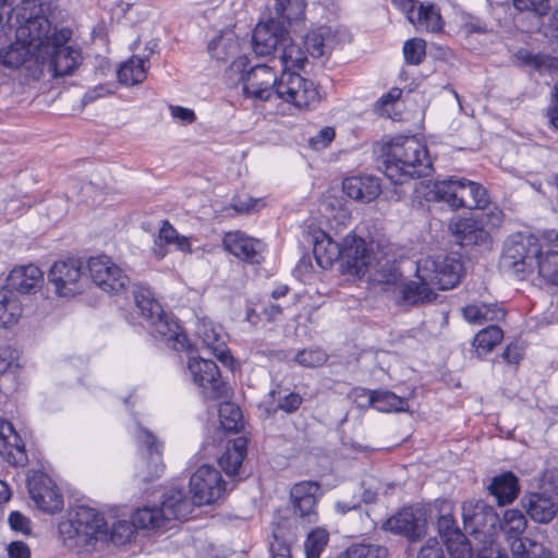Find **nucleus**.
Returning <instances> with one entry per match:
<instances>
[{"label":"nucleus","mask_w":558,"mask_h":558,"mask_svg":"<svg viewBox=\"0 0 558 558\" xmlns=\"http://www.w3.org/2000/svg\"><path fill=\"white\" fill-rule=\"evenodd\" d=\"M243 93L247 97L268 100L272 95L300 109H308L314 100V83L290 71L278 78L272 68L253 66L243 77Z\"/></svg>","instance_id":"1"},{"label":"nucleus","mask_w":558,"mask_h":558,"mask_svg":"<svg viewBox=\"0 0 558 558\" xmlns=\"http://www.w3.org/2000/svg\"><path fill=\"white\" fill-rule=\"evenodd\" d=\"M501 267L514 274L519 279L537 270L546 281L558 282V252L543 248L533 235L517 234L509 238L504 245Z\"/></svg>","instance_id":"2"},{"label":"nucleus","mask_w":558,"mask_h":558,"mask_svg":"<svg viewBox=\"0 0 558 558\" xmlns=\"http://www.w3.org/2000/svg\"><path fill=\"white\" fill-rule=\"evenodd\" d=\"M384 173L395 184L426 177L432 161L426 146L415 136L393 138L385 148Z\"/></svg>","instance_id":"3"},{"label":"nucleus","mask_w":558,"mask_h":558,"mask_svg":"<svg viewBox=\"0 0 558 558\" xmlns=\"http://www.w3.org/2000/svg\"><path fill=\"white\" fill-rule=\"evenodd\" d=\"M304 0H275L274 15L265 23H258L252 35L253 50L257 56H269L280 51L289 41L287 25L303 20Z\"/></svg>","instance_id":"4"},{"label":"nucleus","mask_w":558,"mask_h":558,"mask_svg":"<svg viewBox=\"0 0 558 558\" xmlns=\"http://www.w3.org/2000/svg\"><path fill=\"white\" fill-rule=\"evenodd\" d=\"M133 294L136 306L145 320V326L151 336L165 341L168 347L175 351L190 349L186 336L177 320L162 310V306L148 288L136 286Z\"/></svg>","instance_id":"5"},{"label":"nucleus","mask_w":558,"mask_h":558,"mask_svg":"<svg viewBox=\"0 0 558 558\" xmlns=\"http://www.w3.org/2000/svg\"><path fill=\"white\" fill-rule=\"evenodd\" d=\"M59 532L68 547L93 546L108 537V524L99 511L82 505L59 523Z\"/></svg>","instance_id":"6"},{"label":"nucleus","mask_w":558,"mask_h":558,"mask_svg":"<svg viewBox=\"0 0 558 558\" xmlns=\"http://www.w3.org/2000/svg\"><path fill=\"white\" fill-rule=\"evenodd\" d=\"M45 11L43 0H22L14 9L15 37L25 39L37 52L51 45L60 31L52 28Z\"/></svg>","instance_id":"7"},{"label":"nucleus","mask_w":558,"mask_h":558,"mask_svg":"<svg viewBox=\"0 0 558 558\" xmlns=\"http://www.w3.org/2000/svg\"><path fill=\"white\" fill-rule=\"evenodd\" d=\"M319 213L329 231H316V264L327 269L341 258L342 244L332 239L350 220V214L338 198H326L319 204Z\"/></svg>","instance_id":"8"},{"label":"nucleus","mask_w":558,"mask_h":558,"mask_svg":"<svg viewBox=\"0 0 558 558\" xmlns=\"http://www.w3.org/2000/svg\"><path fill=\"white\" fill-rule=\"evenodd\" d=\"M72 33L69 28H60L54 41L44 51L36 54V69L34 78L48 74L51 77H61L73 74L82 62L81 50L68 45Z\"/></svg>","instance_id":"9"},{"label":"nucleus","mask_w":558,"mask_h":558,"mask_svg":"<svg viewBox=\"0 0 558 558\" xmlns=\"http://www.w3.org/2000/svg\"><path fill=\"white\" fill-rule=\"evenodd\" d=\"M487 194L482 184L453 175L434 182L428 199L446 203L453 210L476 209L487 205Z\"/></svg>","instance_id":"10"},{"label":"nucleus","mask_w":558,"mask_h":558,"mask_svg":"<svg viewBox=\"0 0 558 558\" xmlns=\"http://www.w3.org/2000/svg\"><path fill=\"white\" fill-rule=\"evenodd\" d=\"M463 265L454 255L428 256L417 263L418 280L432 282L437 290L454 288L461 278Z\"/></svg>","instance_id":"11"},{"label":"nucleus","mask_w":558,"mask_h":558,"mask_svg":"<svg viewBox=\"0 0 558 558\" xmlns=\"http://www.w3.org/2000/svg\"><path fill=\"white\" fill-rule=\"evenodd\" d=\"M190 489L196 506L209 505L225 495L226 483L217 469L204 464L191 476Z\"/></svg>","instance_id":"12"},{"label":"nucleus","mask_w":558,"mask_h":558,"mask_svg":"<svg viewBox=\"0 0 558 558\" xmlns=\"http://www.w3.org/2000/svg\"><path fill=\"white\" fill-rule=\"evenodd\" d=\"M87 267L93 282L107 293L119 294L130 283L128 275L108 256L89 258Z\"/></svg>","instance_id":"13"},{"label":"nucleus","mask_w":558,"mask_h":558,"mask_svg":"<svg viewBox=\"0 0 558 558\" xmlns=\"http://www.w3.org/2000/svg\"><path fill=\"white\" fill-rule=\"evenodd\" d=\"M83 262L71 258L56 262L48 272V281L62 298L73 296L83 288Z\"/></svg>","instance_id":"14"},{"label":"nucleus","mask_w":558,"mask_h":558,"mask_svg":"<svg viewBox=\"0 0 558 558\" xmlns=\"http://www.w3.org/2000/svg\"><path fill=\"white\" fill-rule=\"evenodd\" d=\"M187 369L193 381L203 389L205 398L217 399L226 395L227 386L214 361L190 355Z\"/></svg>","instance_id":"15"},{"label":"nucleus","mask_w":558,"mask_h":558,"mask_svg":"<svg viewBox=\"0 0 558 558\" xmlns=\"http://www.w3.org/2000/svg\"><path fill=\"white\" fill-rule=\"evenodd\" d=\"M380 252L374 253L362 238L348 235L342 243L341 259L349 274L363 277L371 272Z\"/></svg>","instance_id":"16"},{"label":"nucleus","mask_w":558,"mask_h":558,"mask_svg":"<svg viewBox=\"0 0 558 558\" xmlns=\"http://www.w3.org/2000/svg\"><path fill=\"white\" fill-rule=\"evenodd\" d=\"M385 530L407 537L410 542L421 539L426 534V517L421 508L408 507L389 518Z\"/></svg>","instance_id":"17"},{"label":"nucleus","mask_w":558,"mask_h":558,"mask_svg":"<svg viewBox=\"0 0 558 558\" xmlns=\"http://www.w3.org/2000/svg\"><path fill=\"white\" fill-rule=\"evenodd\" d=\"M464 530L471 534L490 533L499 522L494 507L483 500H468L461 506Z\"/></svg>","instance_id":"18"},{"label":"nucleus","mask_w":558,"mask_h":558,"mask_svg":"<svg viewBox=\"0 0 558 558\" xmlns=\"http://www.w3.org/2000/svg\"><path fill=\"white\" fill-rule=\"evenodd\" d=\"M28 493L36 507L44 512L54 513L63 507V498L53 481L43 474H34L28 480Z\"/></svg>","instance_id":"19"},{"label":"nucleus","mask_w":558,"mask_h":558,"mask_svg":"<svg viewBox=\"0 0 558 558\" xmlns=\"http://www.w3.org/2000/svg\"><path fill=\"white\" fill-rule=\"evenodd\" d=\"M222 245L230 254L250 264H259L263 259V242L241 231L226 233Z\"/></svg>","instance_id":"20"},{"label":"nucleus","mask_w":558,"mask_h":558,"mask_svg":"<svg viewBox=\"0 0 558 558\" xmlns=\"http://www.w3.org/2000/svg\"><path fill=\"white\" fill-rule=\"evenodd\" d=\"M437 529L444 539L446 548L454 551L460 558H471L472 547L466 536L457 526L451 513L440 514L437 520Z\"/></svg>","instance_id":"21"},{"label":"nucleus","mask_w":558,"mask_h":558,"mask_svg":"<svg viewBox=\"0 0 558 558\" xmlns=\"http://www.w3.org/2000/svg\"><path fill=\"white\" fill-rule=\"evenodd\" d=\"M0 454L13 465L23 466L28 461L21 437L14 430L12 424L5 420H0Z\"/></svg>","instance_id":"22"},{"label":"nucleus","mask_w":558,"mask_h":558,"mask_svg":"<svg viewBox=\"0 0 558 558\" xmlns=\"http://www.w3.org/2000/svg\"><path fill=\"white\" fill-rule=\"evenodd\" d=\"M36 54L34 47L25 39L16 37L14 43L0 50V62L9 69H20L27 64L28 71L33 74L36 69Z\"/></svg>","instance_id":"23"},{"label":"nucleus","mask_w":558,"mask_h":558,"mask_svg":"<svg viewBox=\"0 0 558 558\" xmlns=\"http://www.w3.org/2000/svg\"><path fill=\"white\" fill-rule=\"evenodd\" d=\"M456 241L462 246H487L489 232L482 222L473 218H462L451 226Z\"/></svg>","instance_id":"24"},{"label":"nucleus","mask_w":558,"mask_h":558,"mask_svg":"<svg viewBox=\"0 0 558 558\" xmlns=\"http://www.w3.org/2000/svg\"><path fill=\"white\" fill-rule=\"evenodd\" d=\"M43 281V271L37 266L29 264L13 268L7 278V286L15 294H31L41 287Z\"/></svg>","instance_id":"25"},{"label":"nucleus","mask_w":558,"mask_h":558,"mask_svg":"<svg viewBox=\"0 0 558 558\" xmlns=\"http://www.w3.org/2000/svg\"><path fill=\"white\" fill-rule=\"evenodd\" d=\"M521 504L534 522L547 524L558 513V505L544 494L531 493L523 496Z\"/></svg>","instance_id":"26"},{"label":"nucleus","mask_w":558,"mask_h":558,"mask_svg":"<svg viewBox=\"0 0 558 558\" xmlns=\"http://www.w3.org/2000/svg\"><path fill=\"white\" fill-rule=\"evenodd\" d=\"M196 504L186 497L182 489H170L163 495L161 506L165 522L170 520L186 519L193 511Z\"/></svg>","instance_id":"27"},{"label":"nucleus","mask_w":558,"mask_h":558,"mask_svg":"<svg viewBox=\"0 0 558 558\" xmlns=\"http://www.w3.org/2000/svg\"><path fill=\"white\" fill-rule=\"evenodd\" d=\"M342 189L350 198L363 203H369L380 194L379 180L371 175L347 178Z\"/></svg>","instance_id":"28"},{"label":"nucleus","mask_w":558,"mask_h":558,"mask_svg":"<svg viewBox=\"0 0 558 558\" xmlns=\"http://www.w3.org/2000/svg\"><path fill=\"white\" fill-rule=\"evenodd\" d=\"M487 489L499 506L511 504L519 495L518 477L512 472H505L492 478Z\"/></svg>","instance_id":"29"},{"label":"nucleus","mask_w":558,"mask_h":558,"mask_svg":"<svg viewBox=\"0 0 558 558\" xmlns=\"http://www.w3.org/2000/svg\"><path fill=\"white\" fill-rule=\"evenodd\" d=\"M138 442L145 446L148 452V471L147 473L138 474L144 481H151L159 477L163 471V464L161 462V445L156 440L155 436L147 429H140L137 435Z\"/></svg>","instance_id":"30"},{"label":"nucleus","mask_w":558,"mask_h":558,"mask_svg":"<svg viewBox=\"0 0 558 558\" xmlns=\"http://www.w3.org/2000/svg\"><path fill=\"white\" fill-rule=\"evenodd\" d=\"M247 440L240 436L229 442L225 452L218 459V463L228 476L239 473L242 462L246 456Z\"/></svg>","instance_id":"31"},{"label":"nucleus","mask_w":558,"mask_h":558,"mask_svg":"<svg viewBox=\"0 0 558 558\" xmlns=\"http://www.w3.org/2000/svg\"><path fill=\"white\" fill-rule=\"evenodd\" d=\"M197 335L203 343L213 351V353L225 364L232 361L229 351L225 349V340L221 328L213 323L203 322L197 327Z\"/></svg>","instance_id":"32"},{"label":"nucleus","mask_w":558,"mask_h":558,"mask_svg":"<svg viewBox=\"0 0 558 558\" xmlns=\"http://www.w3.org/2000/svg\"><path fill=\"white\" fill-rule=\"evenodd\" d=\"M295 513L310 522L314 512V482L305 481L295 484L290 493Z\"/></svg>","instance_id":"33"},{"label":"nucleus","mask_w":558,"mask_h":558,"mask_svg":"<svg viewBox=\"0 0 558 558\" xmlns=\"http://www.w3.org/2000/svg\"><path fill=\"white\" fill-rule=\"evenodd\" d=\"M345 37V31L338 26L323 25L316 28V59L328 58Z\"/></svg>","instance_id":"34"},{"label":"nucleus","mask_w":558,"mask_h":558,"mask_svg":"<svg viewBox=\"0 0 558 558\" xmlns=\"http://www.w3.org/2000/svg\"><path fill=\"white\" fill-rule=\"evenodd\" d=\"M22 304L7 284L0 289V326L9 327L17 323L22 315Z\"/></svg>","instance_id":"35"},{"label":"nucleus","mask_w":558,"mask_h":558,"mask_svg":"<svg viewBox=\"0 0 558 558\" xmlns=\"http://www.w3.org/2000/svg\"><path fill=\"white\" fill-rule=\"evenodd\" d=\"M372 270L374 271L373 280L385 287L396 286L402 277L397 262L384 257L383 253H380L375 263H373L371 271Z\"/></svg>","instance_id":"36"},{"label":"nucleus","mask_w":558,"mask_h":558,"mask_svg":"<svg viewBox=\"0 0 558 558\" xmlns=\"http://www.w3.org/2000/svg\"><path fill=\"white\" fill-rule=\"evenodd\" d=\"M515 58L522 65L542 74L558 71V58L546 53H534L527 49H520L515 53Z\"/></svg>","instance_id":"37"},{"label":"nucleus","mask_w":558,"mask_h":558,"mask_svg":"<svg viewBox=\"0 0 558 558\" xmlns=\"http://www.w3.org/2000/svg\"><path fill=\"white\" fill-rule=\"evenodd\" d=\"M149 53L146 54L145 58L133 56L128 61L122 63L118 70L119 81L122 84L130 86L142 83L146 78V62Z\"/></svg>","instance_id":"38"},{"label":"nucleus","mask_w":558,"mask_h":558,"mask_svg":"<svg viewBox=\"0 0 558 558\" xmlns=\"http://www.w3.org/2000/svg\"><path fill=\"white\" fill-rule=\"evenodd\" d=\"M208 50L211 58L226 62L239 53L240 46L234 34L228 32L211 40Z\"/></svg>","instance_id":"39"},{"label":"nucleus","mask_w":558,"mask_h":558,"mask_svg":"<svg viewBox=\"0 0 558 558\" xmlns=\"http://www.w3.org/2000/svg\"><path fill=\"white\" fill-rule=\"evenodd\" d=\"M410 23L422 32H438L442 28V20L439 11L433 4L420 3L417 11Z\"/></svg>","instance_id":"40"},{"label":"nucleus","mask_w":558,"mask_h":558,"mask_svg":"<svg viewBox=\"0 0 558 558\" xmlns=\"http://www.w3.org/2000/svg\"><path fill=\"white\" fill-rule=\"evenodd\" d=\"M436 288L432 282L425 280L410 281L402 286L401 294L404 302L408 304H418L430 302L436 298Z\"/></svg>","instance_id":"41"},{"label":"nucleus","mask_w":558,"mask_h":558,"mask_svg":"<svg viewBox=\"0 0 558 558\" xmlns=\"http://www.w3.org/2000/svg\"><path fill=\"white\" fill-rule=\"evenodd\" d=\"M500 529L506 534L509 544L514 539H523L521 535L524 533L527 521L521 510L508 509L505 511L502 520L499 522Z\"/></svg>","instance_id":"42"},{"label":"nucleus","mask_w":558,"mask_h":558,"mask_svg":"<svg viewBox=\"0 0 558 558\" xmlns=\"http://www.w3.org/2000/svg\"><path fill=\"white\" fill-rule=\"evenodd\" d=\"M504 332L498 326L492 325L478 331L473 341V348L478 357L489 353L502 339Z\"/></svg>","instance_id":"43"},{"label":"nucleus","mask_w":558,"mask_h":558,"mask_svg":"<svg viewBox=\"0 0 558 558\" xmlns=\"http://www.w3.org/2000/svg\"><path fill=\"white\" fill-rule=\"evenodd\" d=\"M136 529L155 530L165 525L162 511L156 506L138 508L131 520Z\"/></svg>","instance_id":"44"},{"label":"nucleus","mask_w":558,"mask_h":558,"mask_svg":"<svg viewBox=\"0 0 558 558\" xmlns=\"http://www.w3.org/2000/svg\"><path fill=\"white\" fill-rule=\"evenodd\" d=\"M372 407L379 412H407L408 400L388 390H374Z\"/></svg>","instance_id":"45"},{"label":"nucleus","mask_w":558,"mask_h":558,"mask_svg":"<svg viewBox=\"0 0 558 558\" xmlns=\"http://www.w3.org/2000/svg\"><path fill=\"white\" fill-rule=\"evenodd\" d=\"M513 558H549L550 551L543 544L527 537L510 543Z\"/></svg>","instance_id":"46"},{"label":"nucleus","mask_w":558,"mask_h":558,"mask_svg":"<svg viewBox=\"0 0 558 558\" xmlns=\"http://www.w3.org/2000/svg\"><path fill=\"white\" fill-rule=\"evenodd\" d=\"M218 414L220 425L225 430L238 433L243 427L242 412L234 403H220Z\"/></svg>","instance_id":"47"},{"label":"nucleus","mask_w":558,"mask_h":558,"mask_svg":"<svg viewBox=\"0 0 558 558\" xmlns=\"http://www.w3.org/2000/svg\"><path fill=\"white\" fill-rule=\"evenodd\" d=\"M269 399H271V401L267 402V410L274 412L282 410L287 413H292L296 411L302 403L300 395L294 392L282 395V390L280 389H272L269 392Z\"/></svg>","instance_id":"48"},{"label":"nucleus","mask_w":558,"mask_h":558,"mask_svg":"<svg viewBox=\"0 0 558 558\" xmlns=\"http://www.w3.org/2000/svg\"><path fill=\"white\" fill-rule=\"evenodd\" d=\"M279 59L284 66L283 71L289 68L302 69L307 61L306 53L300 46L293 44L290 37L287 45H283L279 51Z\"/></svg>","instance_id":"49"},{"label":"nucleus","mask_w":558,"mask_h":558,"mask_svg":"<svg viewBox=\"0 0 558 558\" xmlns=\"http://www.w3.org/2000/svg\"><path fill=\"white\" fill-rule=\"evenodd\" d=\"M135 530L132 521L118 520L111 527L108 526V537L102 543L111 542L114 545H123L132 541Z\"/></svg>","instance_id":"50"},{"label":"nucleus","mask_w":558,"mask_h":558,"mask_svg":"<svg viewBox=\"0 0 558 558\" xmlns=\"http://www.w3.org/2000/svg\"><path fill=\"white\" fill-rule=\"evenodd\" d=\"M387 549L373 544L351 545L339 558H386Z\"/></svg>","instance_id":"51"},{"label":"nucleus","mask_w":558,"mask_h":558,"mask_svg":"<svg viewBox=\"0 0 558 558\" xmlns=\"http://www.w3.org/2000/svg\"><path fill=\"white\" fill-rule=\"evenodd\" d=\"M519 12H529L536 16H546L550 11L549 0H512Z\"/></svg>","instance_id":"52"},{"label":"nucleus","mask_w":558,"mask_h":558,"mask_svg":"<svg viewBox=\"0 0 558 558\" xmlns=\"http://www.w3.org/2000/svg\"><path fill=\"white\" fill-rule=\"evenodd\" d=\"M425 41L413 38L405 41L403 46L404 59L410 64H420L425 58Z\"/></svg>","instance_id":"53"},{"label":"nucleus","mask_w":558,"mask_h":558,"mask_svg":"<svg viewBox=\"0 0 558 558\" xmlns=\"http://www.w3.org/2000/svg\"><path fill=\"white\" fill-rule=\"evenodd\" d=\"M175 239H178V232L175 229L168 221H162L158 240L155 242V255L158 258L165 257L167 250L161 245V242H165L166 244H172Z\"/></svg>","instance_id":"54"},{"label":"nucleus","mask_w":558,"mask_h":558,"mask_svg":"<svg viewBox=\"0 0 558 558\" xmlns=\"http://www.w3.org/2000/svg\"><path fill=\"white\" fill-rule=\"evenodd\" d=\"M483 312H484L483 304L482 305L471 304V305H466L465 307L462 308L463 317L469 323L481 325L484 323L494 322V318H496V316L487 317V314H486L487 312L486 311H485V313H483Z\"/></svg>","instance_id":"55"},{"label":"nucleus","mask_w":558,"mask_h":558,"mask_svg":"<svg viewBox=\"0 0 558 558\" xmlns=\"http://www.w3.org/2000/svg\"><path fill=\"white\" fill-rule=\"evenodd\" d=\"M19 366V351L9 345L0 348V373Z\"/></svg>","instance_id":"56"},{"label":"nucleus","mask_w":558,"mask_h":558,"mask_svg":"<svg viewBox=\"0 0 558 558\" xmlns=\"http://www.w3.org/2000/svg\"><path fill=\"white\" fill-rule=\"evenodd\" d=\"M294 276L304 283H310L313 279L312 258L308 254L303 255L294 268Z\"/></svg>","instance_id":"57"},{"label":"nucleus","mask_w":558,"mask_h":558,"mask_svg":"<svg viewBox=\"0 0 558 558\" xmlns=\"http://www.w3.org/2000/svg\"><path fill=\"white\" fill-rule=\"evenodd\" d=\"M478 209L484 211L485 219L488 225L497 227L504 219V211L496 204L490 203L489 196L487 195V205L480 207Z\"/></svg>","instance_id":"58"},{"label":"nucleus","mask_w":558,"mask_h":558,"mask_svg":"<svg viewBox=\"0 0 558 558\" xmlns=\"http://www.w3.org/2000/svg\"><path fill=\"white\" fill-rule=\"evenodd\" d=\"M373 396H374V390H368V389L361 388V387L354 388L350 393V397L352 398L353 402L359 408L372 407V403L374 402Z\"/></svg>","instance_id":"59"},{"label":"nucleus","mask_w":558,"mask_h":558,"mask_svg":"<svg viewBox=\"0 0 558 558\" xmlns=\"http://www.w3.org/2000/svg\"><path fill=\"white\" fill-rule=\"evenodd\" d=\"M12 27H15L14 9L10 4H0V34Z\"/></svg>","instance_id":"60"},{"label":"nucleus","mask_w":558,"mask_h":558,"mask_svg":"<svg viewBox=\"0 0 558 558\" xmlns=\"http://www.w3.org/2000/svg\"><path fill=\"white\" fill-rule=\"evenodd\" d=\"M9 524L14 531L29 533V520L19 511H13L9 515Z\"/></svg>","instance_id":"61"},{"label":"nucleus","mask_w":558,"mask_h":558,"mask_svg":"<svg viewBox=\"0 0 558 558\" xmlns=\"http://www.w3.org/2000/svg\"><path fill=\"white\" fill-rule=\"evenodd\" d=\"M171 116L183 124H191L195 121L196 116L192 109L181 106H170Z\"/></svg>","instance_id":"62"},{"label":"nucleus","mask_w":558,"mask_h":558,"mask_svg":"<svg viewBox=\"0 0 558 558\" xmlns=\"http://www.w3.org/2000/svg\"><path fill=\"white\" fill-rule=\"evenodd\" d=\"M391 3L405 14L409 22L413 21L412 19L420 4L416 0H391Z\"/></svg>","instance_id":"63"},{"label":"nucleus","mask_w":558,"mask_h":558,"mask_svg":"<svg viewBox=\"0 0 558 558\" xmlns=\"http://www.w3.org/2000/svg\"><path fill=\"white\" fill-rule=\"evenodd\" d=\"M8 555L10 558H31V550L24 542L17 541L8 546Z\"/></svg>","instance_id":"64"}]
</instances>
